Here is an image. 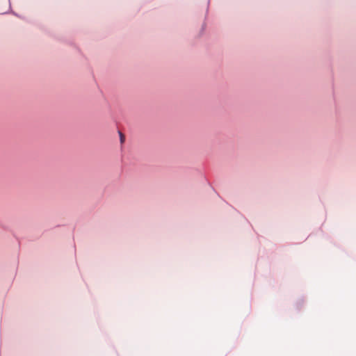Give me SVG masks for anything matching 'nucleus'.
I'll return each mask as SVG.
<instances>
[{"mask_svg":"<svg viewBox=\"0 0 356 356\" xmlns=\"http://www.w3.org/2000/svg\"><path fill=\"white\" fill-rule=\"evenodd\" d=\"M120 142H121V143H124V136L121 132H120Z\"/></svg>","mask_w":356,"mask_h":356,"instance_id":"f257e3e1","label":"nucleus"}]
</instances>
